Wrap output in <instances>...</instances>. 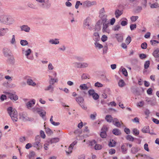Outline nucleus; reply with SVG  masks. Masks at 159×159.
I'll use <instances>...</instances> for the list:
<instances>
[{"label":"nucleus","instance_id":"46","mask_svg":"<svg viewBox=\"0 0 159 159\" xmlns=\"http://www.w3.org/2000/svg\"><path fill=\"white\" fill-rule=\"evenodd\" d=\"M147 44L146 42H144L141 44V48L143 49H146L147 48Z\"/></svg>","mask_w":159,"mask_h":159},{"label":"nucleus","instance_id":"24","mask_svg":"<svg viewBox=\"0 0 159 159\" xmlns=\"http://www.w3.org/2000/svg\"><path fill=\"white\" fill-rule=\"evenodd\" d=\"M128 4L132 7H134L137 5L135 0H129Z\"/></svg>","mask_w":159,"mask_h":159},{"label":"nucleus","instance_id":"3","mask_svg":"<svg viewBox=\"0 0 159 159\" xmlns=\"http://www.w3.org/2000/svg\"><path fill=\"white\" fill-rule=\"evenodd\" d=\"M41 137L38 135L35 137V142L33 143V146L36 148L38 150L42 148V145L40 143Z\"/></svg>","mask_w":159,"mask_h":159},{"label":"nucleus","instance_id":"32","mask_svg":"<svg viewBox=\"0 0 159 159\" xmlns=\"http://www.w3.org/2000/svg\"><path fill=\"white\" fill-rule=\"evenodd\" d=\"M9 57L7 60V61L11 64H13L14 63V58L13 56L11 55V56H9Z\"/></svg>","mask_w":159,"mask_h":159},{"label":"nucleus","instance_id":"29","mask_svg":"<svg viewBox=\"0 0 159 159\" xmlns=\"http://www.w3.org/2000/svg\"><path fill=\"white\" fill-rule=\"evenodd\" d=\"M121 150L122 153L123 154H125L126 153L127 151V148L126 146L124 145H122L121 146Z\"/></svg>","mask_w":159,"mask_h":159},{"label":"nucleus","instance_id":"45","mask_svg":"<svg viewBox=\"0 0 159 159\" xmlns=\"http://www.w3.org/2000/svg\"><path fill=\"white\" fill-rule=\"evenodd\" d=\"M94 44L95 47L96 48H98L99 49H100L103 48L102 45L99 43H97V42H96Z\"/></svg>","mask_w":159,"mask_h":159},{"label":"nucleus","instance_id":"61","mask_svg":"<svg viewBox=\"0 0 159 159\" xmlns=\"http://www.w3.org/2000/svg\"><path fill=\"white\" fill-rule=\"evenodd\" d=\"M116 152V150L113 148L111 149L109 151V153L112 155L114 154Z\"/></svg>","mask_w":159,"mask_h":159},{"label":"nucleus","instance_id":"6","mask_svg":"<svg viewBox=\"0 0 159 159\" xmlns=\"http://www.w3.org/2000/svg\"><path fill=\"white\" fill-rule=\"evenodd\" d=\"M89 95L90 96H92V97L94 100H97L99 98L98 95L96 93L93 89H90L88 91Z\"/></svg>","mask_w":159,"mask_h":159},{"label":"nucleus","instance_id":"57","mask_svg":"<svg viewBox=\"0 0 159 159\" xmlns=\"http://www.w3.org/2000/svg\"><path fill=\"white\" fill-rule=\"evenodd\" d=\"M130 27L131 30H134L136 27V24H131L130 26Z\"/></svg>","mask_w":159,"mask_h":159},{"label":"nucleus","instance_id":"40","mask_svg":"<svg viewBox=\"0 0 159 159\" xmlns=\"http://www.w3.org/2000/svg\"><path fill=\"white\" fill-rule=\"evenodd\" d=\"M125 82L124 80H119L118 83L119 86L120 87H123L125 85Z\"/></svg>","mask_w":159,"mask_h":159},{"label":"nucleus","instance_id":"51","mask_svg":"<svg viewBox=\"0 0 159 159\" xmlns=\"http://www.w3.org/2000/svg\"><path fill=\"white\" fill-rule=\"evenodd\" d=\"M89 64L87 63H81V68H86L88 66Z\"/></svg>","mask_w":159,"mask_h":159},{"label":"nucleus","instance_id":"50","mask_svg":"<svg viewBox=\"0 0 159 159\" xmlns=\"http://www.w3.org/2000/svg\"><path fill=\"white\" fill-rule=\"evenodd\" d=\"M95 149L96 150H100L102 148V146L100 144H95L94 146Z\"/></svg>","mask_w":159,"mask_h":159},{"label":"nucleus","instance_id":"28","mask_svg":"<svg viewBox=\"0 0 159 159\" xmlns=\"http://www.w3.org/2000/svg\"><path fill=\"white\" fill-rule=\"evenodd\" d=\"M38 112L40 116L42 117L43 118L45 116L46 112L42 110L41 111H38Z\"/></svg>","mask_w":159,"mask_h":159},{"label":"nucleus","instance_id":"13","mask_svg":"<svg viewBox=\"0 0 159 159\" xmlns=\"http://www.w3.org/2000/svg\"><path fill=\"white\" fill-rule=\"evenodd\" d=\"M109 22L108 23H103V27H102V30L103 32H106L108 33L109 32V30L108 28V25Z\"/></svg>","mask_w":159,"mask_h":159},{"label":"nucleus","instance_id":"30","mask_svg":"<svg viewBox=\"0 0 159 159\" xmlns=\"http://www.w3.org/2000/svg\"><path fill=\"white\" fill-rule=\"evenodd\" d=\"M142 132L143 133H149V128L148 126H146L144 127L142 129Z\"/></svg>","mask_w":159,"mask_h":159},{"label":"nucleus","instance_id":"35","mask_svg":"<svg viewBox=\"0 0 159 159\" xmlns=\"http://www.w3.org/2000/svg\"><path fill=\"white\" fill-rule=\"evenodd\" d=\"M54 87L52 85L49 84V85L46 88L45 90L46 91L50 90L51 92H52L53 90Z\"/></svg>","mask_w":159,"mask_h":159},{"label":"nucleus","instance_id":"12","mask_svg":"<svg viewBox=\"0 0 159 159\" xmlns=\"http://www.w3.org/2000/svg\"><path fill=\"white\" fill-rule=\"evenodd\" d=\"M21 30L22 31H24L26 32H29L30 31V28L27 25H23L20 27Z\"/></svg>","mask_w":159,"mask_h":159},{"label":"nucleus","instance_id":"55","mask_svg":"<svg viewBox=\"0 0 159 159\" xmlns=\"http://www.w3.org/2000/svg\"><path fill=\"white\" fill-rule=\"evenodd\" d=\"M101 40L103 42H104L107 40V36L105 35H103L102 36V37L101 38Z\"/></svg>","mask_w":159,"mask_h":159},{"label":"nucleus","instance_id":"4","mask_svg":"<svg viewBox=\"0 0 159 159\" xmlns=\"http://www.w3.org/2000/svg\"><path fill=\"white\" fill-rule=\"evenodd\" d=\"M37 2L40 3H43L42 6L43 7L49 8L51 6V3L49 2V0H35Z\"/></svg>","mask_w":159,"mask_h":159},{"label":"nucleus","instance_id":"9","mask_svg":"<svg viewBox=\"0 0 159 159\" xmlns=\"http://www.w3.org/2000/svg\"><path fill=\"white\" fill-rule=\"evenodd\" d=\"M95 4V2H92L89 1H86L83 2V7H89Z\"/></svg>","mask_w":159,"mask_h":159},{"label":"nucleus","instance_id":"58","mask_svg":"<svg viewBox=\"0 0 159 159\" xmlns=\"http://www.w3.org/2000/svg\"><path fill=\"white\" fill-rule=\"evenodd\" d=\"M150 105L152 106H154L156 104V100L155 99H153L150 101Z\"/></svg>","mask_w":159,"mask_h":159},{"label":"nucleus","instance_id":"15","mask_svg":"<svg viewBox=\"0 0 159 159\" xmlns=\"http://www.w3.org/2000/svg\"><path fill=\"white\" fill-rule=\"evenodd\" d=\"M140 150V148L138 147H133L131 148L130 152L132 153L135 154Z\"/></svg>","mask_w":159,"mask_h":159},{"label":"nucleus","instance_id":"62","mask_svg":"<svg viewBox=\"0 0 159 159\" xmlns=\"http://www.w3.org/2000/svg\"><path fill=\"white\" fill-rule=\"evenodd\" d=\"M120 28V26L119 25H116L114 27L113 30L115 31L118 30Z\"/></svg>","mask_w":159,"mask_h":159},{"label":"nucleus","instance_id":"41","mask_svg":"<svg viewBox=\"0 0 159 159\" xmlns=\"http://www.w3.org/2000/svg\"><path fill=\"white\" fill-rule=\"evenodd\" d=\"M28 6L29 7L35 9H38V7L37 6L34 5L33 4L29 3L28 4Z\"/></svg>","mask_w":159,"mask_h":159},{"label":"nucleus","instance_id":"38","mask_svg":"<svg viewBox=\"0 0 159 159\" xmlns=\"http://www.w3.org/2000/svg\"><path fill=\"white\" fill-rule=\"evenodd\" d=\"M159 7V4L156 2L151 4L150 6V7L152 8H157Z\"/></svg>","mask_w":159,"mask_h":159},{"label":"nucleus","instance_id":"10","mask_svg":"<svg viewBox=\"0 0 159 159\" xmlns=\"http://www.w3.org/2000/svg\"><path fill=\"white\" fill-rule=\"evenodd\" d=\"M3 53L5 57H9L11 55V51L8 48H3Z\"/></svg>","mask_w":159,"mask_h":159},{"label":"nucleus","instance_id":"64","mask_svg":"<svg viewBox=\"0 0 159 159\" xmlns=\"http://www.w3.org/2000/svg\"><path fill=\"white\" fill-rule=\"evenodd\" d=\"M32 146L31 143H28L25 146V148L26 149H29Z\"/></svg>","mask_w":159,"mask_h":159},{"label":"nucleus","instance_id":"17","mask_svg":"<svg viewBox=\"0 0 159 159\" xmlns=\"http://www.w3.org/2000/svg\"><path fill=\"white\" fill-rule=\"evenodd\" d=\"M107 15L105 14H102L99 15V17L102 20L103 23H106L108 20L107 19Z\"/></svg>","mask_w":159,"mask_h":159},{"label":"nucleus","instance_id":"34","mask_svg":"<svg viewBox=\"0 0 159 159\" xmlns=\"http://www.w3.org/2000/svg\"><path fill=\"white\" fill-rule=\"evenodd\" d=\"M116 142L115 140L113 139L111 140L109 143L108 145L109 147H114L116 145Z\"/></svg>","mask_w":159,"mask_h":159},{"label":"nucleus","instance_id":"21","mask_svg":"<svg viewBox=\"0 0 159 159\" xmlns=\"http://www.w3.org/2000/svg\"><path fill=\"white\" fill-rule=\"evenodd\" d=\"M115 37L118 42H120L123 41V38L121 34H115Z\"/></svg>","mask_w":159,"mask_h":159},{"label":"nucleus","instance_id":"43","mask_svg":"<svg viewBox=\"0 0 159 159\" xmlns=\"http://www.w3.org/2000/svg\"><path fill=\"white\" fill-rule=\"evenodd\" d=\"M126 139L129 141H133L134 140V138L130 135H128L126 137Z\"/></svg>","mask_w":159,"mask_h":159},{"label":"nucleus","instance_id":"36","mask_svg":"<svg viewBox=\"0 0 159 159\" xmlns=\"http://www.w3.org/2000/svg\"><path fill=\"white\" fill-rule=\"evenodd\" d=\"M80 88L82 90H86L88 89V87L87 86L86 84H83L80 85Z\"/></svg>","mask_w":159,"mask_h":159},{"label":"nucleus","instance_id":"19","mask_svg":"<svg viewBox=\"0 0 159 159\" xmlns=\"http://www.w3.org/2000/svg\"><path fill=\"white\" fill-rule=\"evenodd\" d=\"M93 39L96 42L98 41L100 39L99 34L97 32H95L94 33L93 35Z\"/></svg>","mask_w":159,"mask_h":159},{"label":"nucleus","instance_id":"37","mask_svg":"<svg viewBox=\"0 0 159 159\" xmlns=\"http://www.w3.org/2000/svg\"><path fill=\"white\" fill-rule=\"evenodd\" d=\"M20 43L22 46H25L28 44V42L26 40H21L20 41Z\"/></svg>","mask_w":159,"mask_h":159},{"label":"nucleus","instance_id":"60","mask_svg":"<svg viewBox=\"0 0 159 159\" xmlns=\"http://www.w3.org/2000/svg\"><path fill=\"white\" fill-rule=\"evenodd\" d=\"M26 140V138L25 136L21 137L20 138L19 140L20 142L23 143Z\"/></svg>","mask_w":159,"mask_h":159},{"label":"nucleus","instance_id":"48","mask_svg":"<svg viewBox=\"0 0 159 159\" xmlns=\"http://www.w3.org/2000/svg\"><path fill=\"white\" fill-rule=\"evenodd\" d=\"M122 71L123 74L125 76H127L128 75V73L126 69L124 68L122 69Z\"/></svg>","mask_w":159,"mask_h":159},{"label":"nucleus","instance_id":"33","mask_svg":"<svg viewBox=\"0 0 159 159\" xmlns=\"http://www.w3.org/2000/svg\"><path fill=\"white\" fill-rule=\"evenodd\" d=\"M45 132L48 136H50L53 134L52 131L49 128H45Z\"/></svg>","mask_w":159,"mask_h":159},{"label":"nucleus","instance_id":"16","mask_svg":"<svg viewBox=\"0 0 159 159\" xmlns=\"http://www.w3.org/2000/svg\"><path fill=\"white\" fill-rule=\"evenodd\" d=\"M35 104V100L33 99L31 101L27 102L26 104L27 107L28 108H31Z\"/></svg>","mask_w":159,"mask_h":159},{"label":"nucleus","instance_id":"49","mask_svg":"<svg viewBox=\"0 0 159 159\" xmlns=\"http://www.w3.org/2000/svg\"><path fill=\"white\" fill-rule=\"evenodd\" d=\"M94 86L96 87H101L103 86L102 84L99 82H97L95 84Z\"/></svg>","mask_w":159,"mask_h":159},{"label":"nucleus","instance_id":"59","mask_svg":"<svg viewBox=\"0 0 159 159\" xmlns=\"http://www.w3.org/2000/svg\"><path fill=\"white\" fill-rule=\"evenodd\" d=\"M96 142L95 140H93L89 142V145L91 146H93L96 144Z\"/></svg>","mask_w":159,"mask_h":159},{"label":"nucleus","instance_id":"39","mask_svg":"<svg viewBox=\"0 0 159 159\" xmlns=\"http://www.w3.org/2000/svg\"><path fill=\"white\" fill-rule=\"evenodd\" d=\"M100 135L102 138H106L107 136L106 132L104 131H102L100 133Z\"/></svg>","mask_w":159,"mask_h":159},{"label":"nucleus","instance_id":"25","mask_svg":"<svg viewBox=\"0 0 159 159\" xmlns=\"http://www.w3.org/2000/svg\"><path fill=\"white\" fill-rule=\"evenodd\" d=\"M122 14V11H121L119 9L116 10L115 12V14L116 17V18H118L121 16Z\"/></svg>","mask_w":159,"mask_h":159},{"label":"nucleus","instance_id":"52","mask_svg":"<svg viewBox=\"0 0 159 159\" xmlns=\"http://www.w3.org/2000/svg\"><path fill=\"white\" fill-rule=\"evenodd\" d=\"M133 134L135 135H137L139 134V131L136 128L134 129L133 130Z\"/></svg>","mask_w":159,"mask_h":159},{"label":"nucleus","instance_id":"44","mask_svg":"<svg viewBox=\"0 0 159 159\" xmlns=\"http://www.w3.org/2000/svg\"><path fill=\"white\" fill-rule=\"evenodd\" d=\"M149 65H150L149 61H146L145 62V63H144V66L145 69H147L148 68Z\"/></svg>","mask_w":159,"mask_h":159},{"label":"nucleus","instance_id":"22","mask_svg":"<svg viewBox=\"0 0 159 159\" xmlns=\"http://www.w3.org/2000/svg\"><path fill=\"white\" fill-rule=\"evenodd\" d=\"M112 133L118 136L121 134L120 131L118 129H114L112 130Z\"/></svg>","mask_w":159,"mask_h":159},{"label":"nucleus","instance_id":"31","mask_svg":"<svg viewBox=\"0 0 159 159\" xmlns=\"http://www.w3.org/2000/svg\"><path fill=\"white\" fill-rule=\"evenodd\" d=\"M49 42L52 44H57L59 43V42L57 39H52L49 40Z\"/></svg>","mask_w":159,"mask_h":159},{"label":"nucleus","instance_id":"56","mask_svg":"<svg viewBox=\"0 0 159 159\" xmlns=\"http://www.w3.org/2000/svg\"><path fill=\"white\" fill-rule=\"evenodd\" d=\"M40 135L41 137L43 138L44 139L45 138L46 136L44 134V132L43 130H41L40 131Z\"/></svg>","mask_w":159,"mask_h":159},{"label":"nucleus","instance_id":"5","mask_svg":"<svg viewBox=\"0 0 159 159\" xmlns=\"http://www.w3.org/2000/svg\"><path fill=\"white\" fill-rule=\"evenodd\" d=\"M19 118L23 121H26L30 120L29 118L27 116V114L25 112H22L19 114Z\"/></svg>","mask_w":159,"mask_h":159},{"label":"nucleus","instance_id":"14","mask_svg":"<svg viewBox=\"0 0 159 159\" xmlns=\"http://www.w3.org/2000/svg\"><path fill=\"white\" fill-rule=\"evenodd\" d=\"M9 30L8 28H0V36H2L5 35V33L7 32Z\"/></svg>","mask_w":159,"mask_h":159},{"label":"nucleus","instance_id":"8","mask_svg":"<svg viewBox=\"0 0 159 159\" xmlns=\"http://www.w3.org/2000/svg\"><path fill=\"white\" fill-rule=\"evenodd\" d=\"M6 94L8 95V98H10L11 100L16 101L18 98V96L15 94H12L9 92H6Z\"/></svg>","mask_w":159,"mask_h":159},{"label":"nucleus","instance_id":"53","mask_svg":"<svg viewBox=\"0 0 159 159\" xmlns=\"http://www.w3.org/2000/svg\"><path fill=\"white\" fill-rule=\"evenodd\" d=\"M131 40V38L130 36H128L126 39V43L128 45L130 42Z\"/></svg>","mask_w":159,"mask_h":159},{"label":"nucleus","instance_id":"47","mask_svg":"<svg viewBox=\"0 0 159 159\" xmlns=\"http://www.w3.org/2000/svg\"><path fill=\"white\" fill-rule=\"evenodd\" d=\"M147 0H142V4L143 8H146L147 6Z\"/></svg>","mask_w":159,"mask_h":159},{"label":"nucleus","instance_id":"63","mask_svg":"<svg viewBox=\"0 0 159 159\" xmlns=\"http://www.w3.org/2000/svg\"><path fill=\"white\" fill-rule=\"evenodd\" d=\"M93 114H91L90 116V117L91 119L92 120H94L96 118V116L97 115L96 113L95 112Z\"/></svg>","mask_w":159,"mask_h":159},{"label":"nucleus","instance_id":"18","mask_svg":"<svg viewBox=\"0 0 159 159\" xmlns=\"http://www.w3.org/2000/svg\"><path fill=\"white\" fill-rule=\"evenodd\" d=\"M76 101L80 104H82L83 103L84 99V98L81 97H76Z\"/></svg>","mask_w":159,"mask_h":159},{"label":"nucleus","instance_id":"1","mask_svg":"<svg viewBox=\"0 0 159 159\" xmlns=\"http://www.w3.org/2000/svg\"><path fill=\"white\" fill-rule=\"evenodd\" d=\"M14 22V19L10 16L5 15H0V23H1L10 25Z\"/></svg>","mask_w":159,"mask_h":159},{"label":"nucleus","instance_id":"20","mask_svg":"<svg viewBox=\"0 0 159 159\" xmlns=\"http://www.w3.org/2000/svg\"><path fill=\"white\" fill-rule=\"evenodd\" d=\"M27 83L28 84L32 86H34L36 85V83L34 82L33 80L30 79H28L27 80Z\"/></svg>","mask_w":159,"mask_h":159},{"label":"nucleus","instance_id":"27","mask_svg":"<svg viewBox=\"0 0 159 159\" xmlns=\"http://www.w3.org/2000/svg\"><path fill=\"white\" fill-rule=\"evenodd\" d=\"M153 56L155 58H158L159 57V49H157L155 50L153 53Z\"/></svg>","mask_w":159,"mask_h":159},{"label":"nucleus","instance_id":"23","mask_svg":"<svg viewBox=\"0 0 159 159\" xmlns=\"http://www.w3.org/2000/svg\"><path fill=\"white\" fill-rule=\"evenodd\" d=\"M105 120L107 122L111 123L112 121L113 118L111 115H107L105 118Z\"/></svg>","mask_w":159,"mask_h":159},{"label":"nucleus","instance_id":"54","mask_svg":"<svg viewBox=\"0 0 159 159\" xmlns=\"http://www.w3.org/2000/svg\"><path fill=\"white\" fill-rule=\"evenodd\" d=\"M74 66L78 68H81V63L75 62L74 63Z\"/></svg>","mask_w":159,"mask_h":159},{"label":"nucleus","instance_id":"7","mask_svg":"<svg viewBox=\"0 0 159 159\" xmlns=\"http://www.w3.org/2000/svg\"><path fill=\"white\" fill-rule=\"evenodd\" d=\"M31 49L29 48L26 51L23 50V53L25 54V55L27 59L30 60H33L34 59V57L33 56L30 57H28L31 53Z\"/></svg>","mask_w":159,"mask_h":159},{"label":"nucleus","instance_id":"26","mask_svg":"<svg viewBox=\"0 0 159 159\" xmlns=\"http://www.w3.org/2000/svg\"><path fill=\"white\" fill-rule=\"evenodd\" d=\"M59 141V139L57 138H55L50 139L49 142L51 144L56 143L58 142Z\"/></svg>","mask_w":159,"mask_h":159},{"label":"nucleus","instance_id":"42","mask_svg":"<svg viewBox=\"0 0 159 159\" xmlns=\"http://www.w3.org/2000/svg\"><path fill=\"white\" fill-rule=\"evenodd\" d=\"M139 18L137 16H133L130 17V19L132 22L135 21Z\"/></svg>","mask_w":159,"mask_h":159},{"label":"nucleus","instance_id":"2","mask_svg":"<svg viewBox=\"0 0 159 159\" xmlns=\"http://www.w3.org/2000/svg\"><path fill=\"white\" fill-rule=\"evenodd\" d=\"M7 112L11 117L12 121L14 122L17 121V112L16 110L12 107H10L7 109Z\"/></svg>","mask_w":159,"mask_h":159},{"label":"nucleus","instance_id":"11","mask_svg":"<svg viewBox=\"0 0 159 159\" xmlns=\"http://www.w3.org/2000/svg\"><path fill=\"white\" fill-rule=\"evenodd\" d=\"M77 143V141H75L73 142L70 146L69 148V151H66V152L67 154L70 153L72 152V149L74 145Z\"/></svg>","mask_w":159,"mask_h":159}]
</instances>
